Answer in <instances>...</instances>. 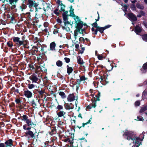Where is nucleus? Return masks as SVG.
Masks as SVG:
<instances>
[{
	"label": "nucleus",
	"mask_w": 147,
	"mask_h": 147,
	"mask_svg": "<svg viewBox=\"0 0 147 147\" xmlns=\"http://www.w3.org/2000/svg\"><path fill=\"white\" fill-rule=\"evenodd\" d=\"M123 136L125 138L129 141H130L131 143H133L134 145L132 147H138L141 144V142L144 138V136L142 135V138L141 139L135 136L134 134L131 131H127L124 133Z\"/></svg>",
	"instance_id": "obj_1"
},
{
	"label": "nucleus",
	"mask_w": 147,
	"mask_h": 147,
	"mask_svg": "<svg viewBox=\"0 0 147 147\" xmlns=\"http://www.w3.org/2000/svg\"><path fill=\"white\" fill-rule=\"evenodd\" d=\"M22 120L25 121L27 124L28 126L30 127L31 128L33 127H35L36 125L35 124L32 122L31 119H28V117L26 115H24L23 116Z\"/></svg>",
	"instance_id": "obj_2"
},
{
	"label": "nucleus",
	"mask_w": 147,
	"mask_h": 147,
	"mask_svg": "<svg viewBox=\"0 0 147 147\" xmlns=\"http://www.w3.org/2000/svg\"><path fill=\"white\" fill-rule=\"evenodd\" d=\"M38 4L37 3V5L36 7H35V17L37 19L42 16L43 13V10L39 7H38Z\"/></svg>",
	"instance_id": "obj_3"
},
{
	"label": "nucleus",
	"mask_w": 147,
	"mask_h": 147,
	"mask_svg": "<svg viewBox=\"0 0 147 147\" xmlns=\"http://www.w3.org/2000/svg\"><path fill=\"white\" fill-rule=\"evenodd\" d=\"M13 42L16 43V44L18 46H20L24 44V41L20 40V38L18 37H14L13 38Z\"/></svg>",
	"instance_id": "obj_4"
},
{
	"label": "nucleus",
	"mask_w": 147,
	"mask_h": 147,
	"mask_svg": "<svg viewBox=\"0 0 147 147\" xmlns=\"http://www.w3.org/2000/svg\"><path fill=\"white\" fill-rule=\"evenodd\" d=\"M28 3V7H30L34 6V7H36L37 5V3L35 2V1L33 0H27Z\"/></svg>",
	"instance_id": "obj_5"
},
{
	"label": "nucleus",
	"mask_w": 147,
	"mask_h": 147,
	"mask_svg": "<svg viewBox=\"0 0 147 147\" xmlns=\"http://www.w3.org/2000/svg\"><path fill=\"white\" fill-rule=\"evenodd\" d=\"M79 32L77 30H74L73 36L72 37V40L73 41H75L77 39L80 37V36L79 35Z\"/></svg>",
	"instance_id": "obj_6"
},
{
	"label": "nucleus",
	"mask_w": 147,
	"mask_h": 147,
	"mask_svg": "<svg viewBox=\"0 0 147 147\" xmlns=\"http://www.w3.org/2000/svg\"><path fill=\"white\" fill-rule=\"evenodd\" d=\"M127 17L132 21H136L137 20L136 16L132 13H128Z\"/></svg>",
	"instance_id": "obj_7"
},
{
	"label": "nucleus",
	"mask_w": 147,
	"mask_h": 147,
	"mask_svg": "<svg viewBox=\"0 0 147 147\" xmlns=\"http://www.w3.org/2000/svg\"><path fill=\"white\" fill-rule=\"evenodd\" d=\"M24 94L25 96L27 98H30L32 97V92L28 90H25Z\"/></svg>",
	"instance_id": "obj_8"
},
{
	"label": "nucleus",
	"mask_w": 147,
	"mask_h": 147,
	"mask_svg": "<svg viewBox=\"0 0 147 147\" xmlns=\"http://www.w3.org/2000/svg\"><path fill=\"white\" fill-rule=\"evenodd\" d=\"M64 26H62V28L63 30H65L67 32L70 31V29L69 26H70V25L69 24V23H64Z\"/></svg>",
	"instance_id": "obj_9"
},
{
	"label": "nucleus",
	"mask_w": 147,
	"mask_h": 147,
	"mask_svg": "<svg viewBox=\"0 0 147 147\" xmlns=\"http://www.w3.org/2000/svg\"><path fill=\"white\" fill-rule=\"evenodd\" d=\"M30 79L32 81V82H36L38 80L37 77L34 75H32L30 77Z\"/></svg>",
	"instance_id": "obj_10"
},
{
	"label": "nucleus",
	"mask_w": 147,
	"mask_h": 147,
	"mask_svg": "<svg viewBox=\"0 0 147 147\" xmlns=\"http://www.w3.org/2000/svg\"><path fill=\"white\" fill-rule=\"evenodd\" d=\"M56 44L54 42H52L50 45L49 50L52 51H55V50Z\"/></svg>",
	"instance_id": "obj_11"
},
{
	"label": "nucleus",
	"mask_w": 147,
	"mask_h": 147,
	"mask_svg": "<svg viewBox=\"0 0 147 147\" xmlns=\"http://www.w3.org/2000/svg\"><path fill=\"white\" fill-rule=\"evenodd\" d=\"M74 100V95L73 94H70L67 97V100L69 102L73 101Z\"/></svg>",
	"instance_id": "obj_12"
},
{
	"label": "nucleus",
	"mask_w": 147,
	"mask_h": 147,
	"mask_svg": "<svg viewBox=\"0 0 147 147\" xmlns=\"http://www.w3.org/2000/svg\"><path fill=\"white\" fill-rule=\"evenodd\" d=\"M87 78H86L84 76H82L81 77L80 79H78L77 80V84L79 85L80 84V82L81 81H84L87 80Z\"/></svg>",
	"instance_id": "obj_13"
},
{
	"label": "nucleus",
	"mask_w": 147,
	"mask_h": 147,
	"mask_svg": "<svg viewBox=\"0 0 147 147\" xmlns=\"http://www.w3.org/2000/svg\"><path fill=\"white\" fill-rule=\"evenodd\" d=\"M135 32L138 34L140 32L142 31L141 27L139 25H137L135 28Z\"/></svg>",
	"instance_id": "obj_14"
},
{
	"label": "nucleus",
	"mask_w": 147,
	"mask_h": 147,
	"mask_svg": "<svg viewBox=\"0 0 147 147\" xmlns=\"http://www.w3.org/2000/svg\"><path fill=\"white\" fill-rule=\"evenodd\" d=\"M5 144L6 145V147L8 146H11L12 145V140L11 139H9L8 141L5 142Z\"/></svg>",
	"instance_id": "obj_15"
},
{
	"label": "nucleus",
	"mask_w": 147,
	"mask_h": 147,
	"mask_svg": "<svg viewBox=\"0 0 147 147\" xmlns=\"http://www.w3.org/2000/svg\"><path fill=\"white\" fill-rule=\"evenodd\" d=\"M68 16L67 15H65V13L63 14V17L64 23H69L67 21Z\"/></svg>",
	"instance_id": "obj_16"
},
{
	"label": "nucleus",
	"mask_w": 147,
	"mask_h": 147,
	"mask_svg": "<svg viewBox=\"0 0 147 147\" xmlns=\"http://www.w3.org/2000/svg\"><path fill=\"white\" fill-rule=\"evenodd\" d=\"M66 113L63 111H60L58 112L57 113V114L58 116V117H61L64 116V115H65ZM65 118V117H64Z\"/></svg>",
	"instance_id": "obj_17"
},
{
	"label": "nucleus",
	"mask_w": 147,
	"mask_h": 147,
	"mask_svg": "<svg viewBox=\"0 0 147 147\" xmlns=\"http://www.w3.org/2000/svg\"><path fill=\"white\" fill-rule=\"evenodd\" d=\"M26 133L27 135H30L31 138H35L34 135L32 131H29L26 132Z\"/></svg>",
	"instance_id": "obj_18"
},
{
	"label": "nucleus",
	"mask_w": 147,
	"mask_h": 147,
	"mask_svg": "<svg viewBox=\"0 0 147 147\" xmlns=\"http://www.w3.org/2000/svg\"><path fill=\"white\" fill-rule=\"evenodd\" d=\"M67 73L69 75L73 71V68L71 67H69L68 65L67 66Z\"/></svg>",
	"instance_id": "obj_19"
},
{
	"label": "nucleus",
	"mask_w": 147,
	"mask_h": 147,
	"mask_svg": "<svg viewBox=\"0 0 147 147\" xmlns=\"http://www.w3.org/2000/svg\"><path fill=\"white\" fill-rule=\"evenodd\" d=\"M70 11H69V12H70V15L71 16H72V17H73V16H75L74 13V9H73L72 7V6H71L70 7Z\"/></svg>",
	"instance_id": "obj_20"
},
{
	"label": "nucleus",
	"mask_w": 147,
	"mask_h": 147,
	"mask_svg": "<svg viewBox=\"0 0 147 147\" xmlns=\"http://www.w3.org/2000/svg\"><path fill=\"white\" fill-rule=\"evenodd\" d=\"M96 102H93L92 105H89L87 107L86 109L88 108L90 109L92 107L95 108L96 107Z\"/></svg>",
	"instance_id": "obj_21"
},
{
	"label": "nucleus",
	"mask_w": 147,
	"mask_h": 147,
	"mask_svg": "<svg viewBox=\"0 0 147 147\" xmlns=\"http://www.w3.org/2000/svg\"><path fill=\"white\" fill-rule=\"evenodd\" d=\"M83 22L81 21H80L79 23H77L76 24L77 28L78 29H80L82 28V27Z\"/></svg>",
	"instance_id": "obj_22"
},
{
	"label": "nucleus",
	"mask_w": 147,
	"mask_h": 147,
	"mask_svg": "<svg viewBox=\"0 0 147 147\" xmlns=\"http://www.w3.org/2000/svg\"><path fill=\"white\" fill-rule=\"evenodd\" d=\"M73 17H74V20H75V22L76 24L78 23H79V22L80 21V20L78 16H75Z\"/></svg>",
	"instance_id": "obj_23"
},
{
	"label": "nucleus",
	"mask_w": 147,
	"mask_h": 147,
	"mask_svg": "<svg viewBox=\"0 0 147 147\" xmlns=\"http://www.w3.org/2000/svg\"><path fill=\"white\" fill-rule=\"evenodd\" d=\"M27 7V6L24 3H22L20 7V8L21 11H23L24 9H25Z\"/></svg>",
	"instance_id": "obj_24"
},
{
	"label": "nucleus",
	"mask_w": 147,
	"mask_h": 147,
	"mask_svg": "<svg viewBox=\"0 0 147 147\" xmlns=\"http://www.w3.org/2000/svg\"><path fill=\"white\" fill-rule=\"evenodd\" d=\"M105 30L103 27H101L99 26L97 28V30H98V31H99L101 33L103 32V31Z\"/></svg>",
	"instance_id": "obj_25"
},
{
	"label": "nucleus",
	"mask_w": 147,
	"mask_h": 147,
	"mask_svg": "<svg viewBox=\"0 0 147 147\" xmlns=\"http://www.w3.org/2000/svg\"><path fill=\"white\" fill-rule=\"evenodd\" d=\"M136 6L137 8L142 9L144 8V6L142 5L139 4V3H137L136 5Z\"/></svg>",
	"instance_id": "obj_26"
},
{
	"label": "nucleus",
	"mask_w": 147,
	"mask_h": 147,
	"mask_svg": "<svg viewBox=\"0 0 147 147\" xmlns=\"http://www.w3.org/2000/svg\"><path fill=\"white\" fill-rule=\"evenodd\" d=\"M65 6L63 4H61L60 5V9L59 11H64L65 10Z\"/></svg>",
	"instance_id": "obj_27"
},
{
	"label": "nucleus",
	"mask_w": 147,
	"mask_h": 147,
	"mask_svg": "<svg viewBox=\"0 0 147 147\" xmlns=\"http://www.w3.org/2000/svg\"><path fill=\"white\" fill-rule=\"evenodd\" d=\"M57 65L58 67H61L63 65L62 62L61 61H58L56 62Z\"/></svg>",
	"instance_id": "obj_28"
},
{
	"label": "nucleus",
	"mask_w": 147,
	"mask_h": 147,
	"mask_svg": "<svg viewBox=\"0 0 147 147\" xmlns=\"http://www.w3.org/2000/svg\"><path fill=\"white\" fill-rule=\"evenodd\" d=\"M33 7H34V6H32V7H29L30 9V12H28L27 13V14H32V13H31L33 12L34 11V9H33V8H32Z\"/></svg>",
	"instance_id": "obj_29"
},
{
	"label": "nucleus",
	"mask_w": 147,
	"mask_h": 147,
	"mask_svg": "<svg viewBox=\"0 0 147 147\" xmlns=\"http://www.w3.org/2000/svg\"><path fill=\"white\" fill-rule=\"evenodd\" d=\"M147 69V62L143 64L142 68L141 69V70L142 71L143 70Z\"/></svg>",
	"instance_id": "obj_30"
},
{
	"label": "nucleus",
	"mask_w": 147,
	"mask_h": 147,
	"mask_svg": "<svg viewBox=\"0 0 147 147\" xmlns=\"http://www.w3.org/2000/svg\"><path fill=\"white\" fill-rule=\"evenodd\" d=\"M28 125H27L25 124L23 125V129L25 130H29L31 129V127H27Z\"/></svg>",
	"instance_id": "obj_31"
},
{
	"label": "nucleus",
	"mask_w": 147,
	"mask_h": 147,
	"mask_svg": "<svg viewBox=\"0 0 147 147\" xmlns=\"http://www.w3.org/2000/svg\"><path fill=\"white\" fill-rule=\"evenodd\" d=\"M59 95L61 96V97L63 98L66 97V96L64 93L62 92H61L59 93Z\"/></svg>",
	"instance_id": "obj_32"
},
{
	"label": "nucleus",
	"mask_w": 147,
	"mask_h": 147,
	"mask_svg": "<svg viewBox=\"0 0 147 147\" xmlns=\"http://www.w3.org/2000/svg\"><path fill=\"white\" fill-rule=\"evenodd\" d=\"M143 40L145 41H147V34H144L142 36Z\"/></svg>",
	"instance_id": "obj_33"
},
{
	"label": "nucleus",
	"mask_w": 147,
	"mask_h": 147,
	"mask_svg": "<svg viewBox=\"0 0 147 147\" xmlns=\"http://www.w3.org/2000/svg\"><path fill=\"white\" fill-rule=\"evenodd\" d=\"M63 108V106L62 105H58L56 108V109L59 111L61 110Z\"/></svg>",
	"instance_id": "obj_34"
},
{
	"label": "nucleus",
	"mask_w": 147,
	"mask_h": 147,
	"mask_svg": "<svg viewBox=\"0 0 147 147\" xmlns=\"http://www.w3.org/2000/svg\"><path fill=\"white\" fill-rule=\"evenodd\" d=\"M78 62L79 64H80V65H82L83 64V62L82 60V58L79 57V59H78Z\"/></svg>",
	"instance_id": "obj_35"
},
{
	"label": "nucleus",
	"mask_w": 147,
	"mask_h": 147,
	"mask_svg": "<svg viewBox=\"0 0 147 147\" xmlns=\"http://www.w3.org/2000/svg\"><path fill=\"white\" fill-rule=\"evenodd\" d=\"M35 86L33 84H28V87L29 89H32Z\"/></svg>",
	"instance_id": "obj_36"
},
{
	"label": "nucleus",
	"mask_w": 147,
	"mask_h": 147,
	"mask_svg": "<svg viewBox=\"0 0 147 147\" xmlns=\"http://www.w3.org/2000/svg\"><path fill=\"white\" fill-rule=\"evenodd\" d=\"M147 94V90H145L142 93V98H144L146 96Z\"/></svg>",
	"instance_id": "obj_37"
},
{
	"label": "nucleus",
	"mask_w": 147,
	"mask_h": 147,
	"mask_svg": "<svg viewBox=\"0 0 147 147\" xmlns=\"http://www.w3.org/2000/svg\"><path fill=\"white\" fill-rule=\"evenodd\" d=\"M147 108V107H145L143 108H142L140 111V112L142 113L145 111L146 110Z\"/></svg>",
	"instance_id": "obj_38"
},
{
	"label": "nucleus",
	"mask_w": 147,
	"mask_h": 147,
	"mask_svg": "<svg viewBox=\"0 0 147 147\" xmlns=\"http://www.w3.org/2000/svg\"><path fill=\"white\" fill-rule=\"evenodd\" d=\"M98 58L100 60H102L103 59V57L101 55H98Z\"/></svg>",
	"instance_id": "obj_39"
},
{
	"label": "nucleus",
	"mask_w": 147,
	"mask_h": 147,
	"mask_svg": "<svg viewBox=\"0 0 147 147\" xmlns=\"http://www.w3.org/2000/svg\"><path fill=\"white\" fill-rule=\"evenodd\" d=\"M137 120L138 121H143L144 120L143 118L142 117L140 116H138L137 117Z\"/></svg>",
	"instance_id": "obj_40"
},
{
	"label": "nucleus",
	"mask_w": 147,
	"mask_h": 147,
	"mask_svg": "<svg viewBox=\"0 0 147 147\" xmlns=\"http://www.w3.org/2000/svg\"><path fill=\"white\" fill-rule=\"evenodd\" d=\"M7 44L9 47H11L13 46V44L12 43L9 42H7Z\"/></svg>",
	"instance_id": "obj_41"
},
{
	"label": "nucleus",
	"mask_w": 147,
	"mask_h": 147,
	"mask_svg": "<svg viewBox=\"0 0 147 147\" xmlns=\"http://www.w3.org/2000/svg\"><path fill=\"white\" fill-rule=\"evenodd\" d=\"M58 9H56L54 11V13L57 16H58L59 14V12H58Z\"/></svg>",
	"instance_id": "obj_42"
},
{
	"label": "nucleus",
	"mask_w": 147,
	"mask_h": 147,
	"mask_svg": "<svg viewBox=\"0 0 147 147\" xmlns=\"http://www.w3.org/2000/svg\"><path fill=\"white\" fill-rule=\"evenodd\" d=\"M123 10L124 11H127V8L128 6L126 5H124L123 6Z\"/></svg>",
	"instance_id": "obj_43"
},
{
	"label": "nucleus",
	"mask_w": 147,
	"mask_h": 147,
	"mask_svg": "<svg viewBox=\"0 0 147 147\" xmlns=\"http://www.w3.org/2000/svg\"><path fill=\"white\" fill-rule=\"evenodd\" d=\"M64 59L65 62L67 63H69L70 61V59L68 58L65 57L64 58Z\"/></svg>",
	"instance_id": "obj_44"
},
{
	"label": "nucleus",
	"mask_w": 147,
	"mask_h": 147,
	"mask_svg": "<svg viewBox=\"0 0 147 147\" xmlns=\"http://www.w3.org/2000/svg\"><path fill=\"white\" fill-rule=\"evenodd\" d=\"M131 8L133 10H135L136 9V6L134 5H132L131 6Z\"/></svg>",
	"instance_id": "obj_45"
},
{
	"label": "nucleus",
	"mask_w": 147,
	"mask_h": 147,
	"mask_svg": "<svg viewBox=\"0 0 147 147\" xmlns=\"http://www.w3.org/2000/svg\"><path fill=\"white\" fill-rule=\"evenodd\" d=\"M89 92L90 93V96H93L94 95V93L92 92V89H90L89 90Z\"/></svg>",
	"instance_id": "obj_46"
},
{
	"label": "nucleus",
	"mask_w": 147,
	"mask_h": 147,
	"mask_svg": "<svg viewBox=\"0 0 147 147\" xmlns=\"http://www.w3.org/2000/svg\"><path fill=\"white\" fill-rule=\"evenodd\" d=\"M92 26L94 27H95V28H97L99 26H98V25H97V23L96 22H95L93 24V25Z\"/></svg>",
	"instance_id": "obj_47"
},
{
	"label": "nucleus",
	"mask_w": 147,
	"mask_h": 147,
	"mask_svg": "<svg viewBox=\"0 0 147 147\" xmlns=\"http://www.w3.org/2000/svg\"><path fill=\"white\" fill-rule=\"evenodd\" d=\"M111 26V25H108L105 27H103L105 30L106 29L108 28H110Z\"/></svg>",
	"instance_id": "obj_48"
},
{
	"label": "nucleus",
	"mask_w": 147,
	"mask_h": 147,
	"mask_svg": "<svg viewBox=\"0 0 147 147\" xmlns=\"http://www.w3.org/2000/svg\"><path fill=\"white\" fill-rule=\"evenodd\" d=\"M140 101H137L135 103V104L136 106H139L140 105Z\"/></svg>",
	"instance_id": "obj_49"
},
{
	"label": "nucleus",
	"mask_w": 147,
	"mask_h": 147,
	"mask_svg": "<svg viewBox=\"0 0 147 147\" xmlns=\"http://www.w3.org/2000/svg\"><path fill=\"white\" fill-rule=\"evenodd\" d=\"M18 0H9V1L10 2V3L12 4L14 2H16Z\"/></svg>",
	"instance_id": "obj_50"
},
{
	"label": "nucleus",
	"mask_w": 147,
	"mask_h": 147,
	"mask_svg": "<svg viewBox=\"0 0 147 147\" xmlns=\"http://www.w3.org/2000/svg\"><path fill=\"white\" fill-rule=\"evenodd\" d=\"M48 23L47 22H45L44 24V26L45 27H47L48 26Z\"/></svg>",
	"instance_id": "obj_51"
},
{
	"label": "nucleus",
	"mask_w": 147,
	"mask_h": 147,
	"mask_svg": "<svg viewBox=\"0 0 147 147\" xmlns=\"http://www.w3.org/2000/svg\"><path fill=\"white\" fill-rule=\"evenodd\" d=\"M79 41L80 42L82 41H84V38L82 37H80L79 39Z\"/></svg>",
	"instance_id": "obj_52"
},
{
	"label": "nucleus",
	"mask_w": 147,
	"mask_h": 147,
	"mask_svg": "<svg viewBox=\"0 0 147 147\" xmlns=\"http://www.w3.org/2000/svg\"><path fill=\"white\" fill-rule=\"evenodd\" d=\"M32 106L34 107H35L36 106V104H35V102L34 100H33L32 101Z\"/></svg>",
	"instance_id": "obj_53"
},
{
	"label": "nucleus",
	"mask_w": 147,
	"mask_h": 147,
	"mask_svg": "<svg viewBox=\"0 0 147 147\" xmlns=\"http://www.w3.org/2000/svg\"><path fill=\"white\" fill-rule=\"evenodd\" d=\"M91 119H92V118H91L88 121V122H87V123H86V124H88V123H90V124H91Z\"/></svg>",
	"instance_id": "obj_54"
},
{
	"label": "nucleus",
	"mask_w": 147,
	"mask_h": 147,
	"mask_svg": "<svg viewBox=\"0 0 147 147\" xmlns=\"http://www.w3.org/2000/svg\"><path fill=\"white\" fill-rule=\"evenodd\" d=\"M140 14L141 15H142V16H143L145 14L144 12L142 11H140Z\"/></svg>",
	"instance_id": "obj_55"
},
{
	"label": "nucleus",
	"mask_w": 147,
	"mask_h": 147,
	"mask_svg": "<svg viewBox=\"0 0 147 147\" xmlns=\"http://www.w3.org/2000/svg\"><path fill=\"white\" fill-rule=\"evenodd\" d=\"M0 147H5L4 144L3 143H0Z\"/></svg>",
	"instance_id": "obj_56"
},
{
	"label": "nucleus",
	"mask_w": 147,
	"mask_h": 147,
	"mask_svg": "<svg viewBox=\"0 0 147 147\" xmlns=\"http://www.w3.org/2000/svg\"><path fill=\"white\" fill-rule=\"evenodd\" d=\"M79 44H76L75 45V47L77 49H78L79 48Z\"/></svg>",
	"instance_id": "obj_57"
},
{
	"label": "nucleus",
	"mask_w": 147,
	"mask_h": 147,
	"mask_svg": "<svg viewBox=\"0 0 147 147\" xmlns=\"http://www.w3.org/2000/svg\"><path fill=\"white\" fill-rule=\"evenodd\" d=\"M63 13V14L65 13V15H67V13H68V11H65L64 10Z\"/></svg>",
	"instance_id": "obj_58"
},
{
	"label": "nucleus",
	"mask_w": 147,
	"mask_h": 147,
	"mask_svg": "<svg viewBox=\"0 0 147 147\" xmlns=\"http://www.w3.org/2000/svg\"><path fill=\"white\" fill-rule=\"evenodd\" d=\"M137 16L138 17L140 18L142 17V15H141L140 13H139L137 15Z\"/></svg>",
	"instance_id": "obj_59"
},
{
	"label": "nucleus",
	"mask_w": 147,
	"mask_h": 147,
	"mask_svg": "<svg viewBox=\"0 0 147 147\" xmlns=\"http://www.w3.org/2000/svg\"><path fill=\"white\" fill-rule=\"evenodd\" d=\"M85 50V48L84 47L82 48V52H81V53H83L84 51Z\"/></svg>",
	"instance_id": "obj_60"
},
{
	"label": "nucleus",
	"mask_w": 147,
	"mask_h": 147,
	"mask_svg": "<svg viewBox=\"0 0 147 147\" xmlns=\"http://www.w3.org/2000/svg\"><path fill=\"white\" fill-rule=\"evenodd\" d=\"M136 2H137V1H136V0H134L131 1V2L133 3H136Z\"/></svg>",
	"instance_id": "obj_61"
},
{
	"label": "nucleus",
	"mask_w": 147,
	"mask_h": 147,
	"mask_svg": "<svg viewBox=\"0 0 147 147\" xmlns=\"http://www.w3.org/2000/svg\"><path fill=\"white\" fill-rule=\"evenodd\" d=\"M84 30H82L81 31H80L79 32V33L83 34V31Z\"/></svg>",
	"instance_id": "obj_62"
},
{
	"label": "nucleus",
	"mask_w": 147,
	"mask_h": 147,
	"mask_svg": "<svg viewBox=\"0 0 147 147\" xmlns=\"http://www.w3.org/2000/svg\"><path fill=\"white\" fill-rule=\"evenodd\" d=\"M57 22H58L60 23H61V21L60 19L58 20Z\"/></svg>",
	"instance_id": "obj_63"
},
{
	"label": "nucleus",
	"mask_w": 147,
	"mask_h": 147,
	"mask_svg": "<svg viewBox=\"0 0 147 147\" xmlns=\"http://www.w3.org/2000/svg\"><path fill=\"white\" fill-rule=\"evenodd\" d=\"M98 31V30H97V28H96V29L95 31L94 34H96L97 33Z\"/></svg>",
	"instance_id": "obj_64"
}]
</instances>
